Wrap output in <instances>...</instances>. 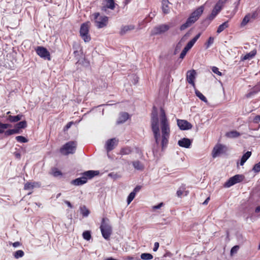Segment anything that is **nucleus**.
I'll return each mask as SVG.
<instances>
[{
	"mask_svg": "<svg viewBox=\"0 0 260 260\" xmlns=\"http://www.w3.org/2000/svg\"><path fill=\"white\" fill-rule=\"evenodd\" d=\"M150 122L155 143L163 151L168 146L171 134L170 123L165 110L160 108L158 118L156 108L154 107L151 114Z\"/></svg>",
	"mask_w": 260,
	"mask_h": 260,
	"instance_id": "1",
	"label": "nucleus"
},
{
	"mask_svg": "<svg viewBox=\"0 0 260 260\" xmlns=\"http://www.w3.org/2000/svg\"><path fill=\"white\" fill-rule=\"evenodd\" d=\"M204 10V6H201L198 8L194 11H193L187 18L185 23L180 26V29L181 30H183L187 27L191 26L193 23L197 21L201 15L202 14Z\"/></svg>",
	"mask_w": 260,
	"mask_h": 260,
	"instance_id": "2",
	"label": "nucleus"
},
{
	"mask_svg": "<svg viewBox=\"0 0 260 260\" xmlns=\"http://www.w3.org/2000/svg\"><path fill=\"white\" fill-rule=\"evenodd\" d=\"M99 174V172L98 171H87L83 173V176L81 177L72 180L71 183L75 186L81 185L86 183L88 179H91Z\"/></svg>",
	"mask_w": 260,
	"mask_h": 260,
	"instance_id": "3",
	"label": "nucleus"
},
{
	"mask_svg": "<svg viewBox=\"0 0 260 260\" xmlns=\"http://www.w3.org/2000/svg\"><path fill=\"white\" fill-rule=\"evenodd\" d=\"M109 219L107 218H103L101 224L100 226V230L103 237L106 240H109L110 237L112 233V229L111 226L109 224Z\"/></svg>",
	"mask_w": 260,
	"mask_h": 260,
	"instance_id": "4",
	"label": "nucleus"
},
{
	"mask_svg": "<svg viewBox=\"0 0 260 260\" xmlns=\"http://www.w3.org/2000/svg\"><path fill=\"white\" fill-rule=\"evenodd\" d=\"M77 145V144L76 141H69L62 145L59 149V152L63 155L74 154L76 151Z\"/></svg>",
	"mask_w": 260,
	"mask_h": 260,
	"instance_id": "5",
	"label": "nucleus"
},
{
	"mask_svg": "<svg viewBox=\"0 0 260 260\" xmlns=\"http://www.w3.org/2000/svg\"><path fill=\"white\" fill-rule=\"evenodd\" d=\"M93 16L95 20V26L98 28H103L107 25L108 23V17L107 16H100V13L99 12L93 13Z\"/></svg>",
	"mask_w": 260,
	"mask_h": 260,
	"instance_id": "6",
	"label": "nucleus"
},
{
	"mask_svg": "<svg viewBox=\"0 0 260 260\" xmlns=\"http://www.w3.org/2000/svg\"><path fill=\"white\" fill-rule=\"evenodd\" d=\"M89 22H86L81 24L80 29V35L85 42L90 41L91 38L89 35Z\"/></svg>",
	"mask_w": 260,
	"mask_h": 260,
	"instance_id": "7",
	"label": "nucleus"
},
{
	"mask_svg": "<svg viewBox=\"0 0 260 260\" xmlns=\"http://www.w3.org/2000/svg\"><path fill=\"white\" fill-rule=\"evenodd\" d=\"M224 2L222 0H219L215 5L210 15L208 17V19L210 20H212L216 16V15L220 12L223 7Z\"/></svg>",
	"mask_w": 260,
	"mask_h": 260,
	"instance_id": "8",
	"label": "nucleus"
},
{
	"mask_svg": "<svg viewBox=\"0 0 260 260\" xmlns=\"http://www.w3.org/2000/svg\"><path fill=\"white\" fill-rule=\"evenodd\" d=\"M244 176L242 175H236L231 177L224 184V187H229L243 181Z\"/></svg>",
	"mask_w": 260,
	"mask_h": 260,
	"instance_id": "9",
	"label": "nucleus"
},
{
	"mask_svg": "<svg viewBox=\"0 0 260 260\" xmlns=\"http://www.w3.org/2000/svg\"><path fill=\"white\" fill-rule=\"evenodd\" d=\"M37 54L41 57L50 60V54L47 49L42 46H38L36 49Z\"/></svg>",
	"mask_w": 260,
	"mask_h": 260,
	"instance_id": "10",
	"label": "nucleus"
},
{
	"mask_svg": "<svg viewBox=\"0 0 260 260\" xmlns=\"http://www.w3.org/2000/svg\"><path fill=\"white\" fill-rule=\"evenodd\" d=\"M225 150V147L224 146L220 144H217L213 148L212 156L213 158H215L220 154L224 153Z\"/></svg>",
	"mask_w": 260,
	"mask_h": 260,
	"instance_id": "11",
	"label": "nucleus"
},
{
	"mask_svg": "<svg viewBox=\"0 0 260 260\" xmlns=\"http://www.w3.org/2000/svg\"><path fill=\"white\" fill-rule=\"evenodd\" d=\"M103 5L101 10L103 12H106L107 9L114 10L115 8L116 4L115 3L114 0H104Z\"/></svg>",
	"mask_w": 260,
	"mask_h": 260,
	"instance_id": "12",
	"label": "nucleus"
},
{
	"mask_svg": "<svg viewBox=\"0 0 260 260\" xmlns=\"http://www.w3.org/2000/svg\"><path fill=\"white\" fill-rule=\"evenodd\" d=\"M257 16V13L256 11L252 12V13H248L245 16L243 19L241 23V26H245L250 21V19H255Z\"/></svg>",
	"mask_w": 260,
	"mask_h": 260,
	"instance_id": "13",
	"label": "nucleus"
},
{
	"mask_svg": "<svg viewBox=\"0 0 260 260\" xmlns=\"http://www.w3.org/2000/svg\"><path fill=\"white\" fill-rule=\"evenodd\" d=\"M118 141L116 138H112L107 141L105 148L108 153L114 149L118 144Z\"/></svg>",
	"mask_w": 260,
	"mask_h": 260,
	"instance_id": "14",
	"label": "nucleus"
},
{
	"mask_svg": "<svg viewBox=\"0 0 260 260\" xmlns=\"http://www.w3.org/2000/svg\"><path fill=\"white\" fill-rule=\"evenodd\" d=\"M177 125L181 130H187L192 128V125L190 123L185 120L177 119Z\"/></svg>",
	"mask_w": 260,
	"mask_h": 260,
	"instance_id": "15",
	"label": "nucleus"
},
{
	"mask_svg": "<svg viewBox=\"0 0 260 260\" xmlns=\"http://www.w3.org/2000/svg\"><path fill=\"white\" fill-rule=\"evenodd\" d=\"M196 72L194 70L188 71L186 74V80L187 82L193 86H195L194 80L196 79Z\"/></svg>",
	"mask_w": 260,
	"mask_h": 260,
	"instance_id": "16",
	"label": "nucleus"
},
{
	"mask_svg": "<svg viewBox=\"0 0 260 260\" xmlns=\"http://www.w3.org/2000/svg\"><path fill=\"white\" fill-rule=\"evenodd\" d=\"M170 28V26L167 24H161L157 26L154 28V34H160L168 31Z\"/></svg>",
	"mask_w": 260,
	"mask_h": 260,
	"instance_id": "17",
	"label": "nucleus"
},
{
	"mask_svg": "<svg viewBox=\"0 0 260 260\" xmlns=\"http://www.w3.org/2000/svg\"><path fill=\"white\" fill-rule=\"evenodd\" d=\"M191 144V142L190 139L188 138H183L181 140H179L178 142V144L182 147H184L188 148L190 147Z\"/></svg>",
	"mask_w": 260,
	"mask_h": 260,
	"instance_id": "18",
	"label": "nucleus"
},
{
	"mask_svg": "<svg viewBox=\"0 0 260 260\" xmlns=\"http://www.w3.org/2000/svg\"><path fill=\"white\" fill-rule=\"evenodd\" d=\"M135 28V26L134 25H128L122 26L119 31L120 36H123L126 32L131 31Z\"/></svg>",
	"mask_w": 260,
	"mask_h": 260,
	"instance_id": "19",
	"label": "nucleus"
},
{
	"mask_svg": "<svg viewBox=\"0 0 260 260\" xmlns=\"http://www.w3.org/2000/svg\"><path fill=\"white\" fill-rule=\"evenodd\" d=\"M201 36V33L197 35L192 39H191L184 47L187 50L189 51L194 45L197 41L199 39Z\"/></svg>",
	"mask_w": 260,
	"mask_h": 260,
	"instance_id": "20",
	"label": "nucleus"
},
{
	"mask_svg": "<svg viewBox=\"0 0 260 260\" xmlns=\"http://www.w3.org/2000/svg\"><path fill=\"white\" fill-rule=\"evenodd\" d=\"M170 3L168 0H162L161 2V9L164 14H168L170 12L169 5Z\"/></svg>",
	"mask_w": 260,
	"mask_h": 260,
	"instance_id": "21",
	"label": "nucleus"
},
{
	"mask_svg": "<svg viewBox=\"0 0 260 260\" xmlns=\"http://www.w3.org/2000/svg\"><path fill=\"white\" fill-rule=\"evenodd\" d=\"M40 184L39 182H27L26 183H25V184L24 185V190L32 189L34 187H40Z\"/></svg>",
	"mask_w": 260,
	"mask_h": 260,
	"instance_id": "22",
	"label": "nucleus"
},
{
	"mask_svg": "<svg viewBox=\"0 0 260 260\" xmlns=\"http://www.w3.org/2000/svg\"><path fill=\"white\" fill-rule=\"evenodd\" d=\"M129 118V115L127 112H122L120 114L118 123H122L125 122Z\"/></svg>",
	"mask_w": 260,
	"mask_h": 260,
	"instance_id": "23",
	"label": "nucleus"
},
{
	"mask_svg": "<svg viewBox=\"0 0 260 260\" xmlns=\"http://www.w3.org/2000/svg\"><path fill=\"white\" fill-rule=\"evenodd\" d=\"M134 168L137 170L143 171L144 169V165L139 160H135L132 162Z\"/></svg>",
	"mask_w": 260,
	"mask_h": 260,
	"instance_id": "24",
	"label": "nucleus"
},
{
	"mask_svg": "<svg viewBox=\"0 0 260 260\" xmlns=\"http://www.w3.org/2000/svg\"><path fill=\"white\" fill-rule=\"evenodd\" d=\"M23 117L22 114H18L16 116L9 115L8 117V120L11 122H16L20 120Z\"/></svg>",
	"mask_w": 260,
	"mask_h": 260,
	"instance_id": "25",
	"label": "nucleus"
},
{
	"mask_svg": "<svg viewBox=\"0 0 260 260\" xmlns=\"http://www.w3.org/2000/svg\"><path fill=\"white\" fill-rule=\"evenodd\" d=\"M132 152V148L129 146L124 147L121 148L119 154L124 155H128Z\"/></svg>",
	"mask_w": 260,
	"mask_h": 260,
	"instance_id": "26",
	"label": "nucleus"
},
{
	"mask_svg": "<svg viewBox=\"0 0 260 260\" xmlns=\"http://www.w3.org/2000/svg\"><path fill=\"white\" fill-rule=\"evenodd\" d=\"M50 174L55 177L62 176V173L55 167L51 168Z\"/></svg>",
	"mask_w": 260,
	"mask_h": 260,
	"instance_id": "27",
	"label": "nucleus"
},
{
	"mask_svg": "<svg viewBox=\"0 0 260 260\" xmlns=\"http://www.w3.org/2000/svg\"><path fill=\"white\" fill-rule=\"evenodd\" d=\"M251 155V151H247L245 154H244L240 160V165L243 166L246 160L250 157Z\"/></svg>",
	"mask_w": 260,
	"mask_h": 260,
	"instance_id": "28",
	"label": "nucleus"
},
{
	"mask_svg": "<svg viewBox=\"0 0 260 260\" xmlns=\"http://www.w3.org/2000/svg\"><path fill=\"white\" fill-rule=\"evenodd\" d=\"M184 192H185V196H187L188 193V191H185V186L184 185L179 187L176 193L178 197H181Z\"/></svg>",
	"mask_w": 260,
	"mask_h": 260,
	"instance_id": "29",
	"label": "nucleus"
},
{
	"mask_svg": "<svg viewBox=\"0 0 260 260\" xmlns=\"http://www.w3.org/2000/svg\"><path fill=\"white\" fill-rule=\"evenodd\" d=\"M27 126V122L25 120L20 121L17 123L15 126V129H18L19 132V129L21 128H24Z\"/></svg>",
	"mask_w": 260,
	"mask_h": 260,
	"instance_id": "30",
	"label": "nucleus"
},
{
	"mask_svg": "<svg viewBox=\"0 0 260 260\" xmlns=\"http://www.w3.org/2000/svg\"><path fill=\"white\" fill-rule=\"evenodd\" d=\"M256 53V50H252L251 52H250L248 53H247L245 54L242 58V60H247V59H250L251 58H252Z\"/></svg>",
	"mask_w": 260,
	"mask_h": 260,
	"instance_id": "31",
	"label": "nucleus"
},
{
	"mask_svg": "<svg viewBox=\"0 0 260 260\" xmlns=\"http://www.w3.org/2000/svg\"><path fill=\"white\" fill-rule=\"evenodd\" d=\"M229 27V23L228 21H225L220 24L217 28V32L218 34H219L222 31H223L225 28H228Z\"/></svg>",
	"mask_w": 260,
	"mask_h": 260,
	"instance_id": "32",
	"label": "nucleus"
},
{
	"mask_svg": "<svg viewBox=\"0 0 260 260\" xmlns=\"http://www.w3.org/2000/svg\"><path fill=\"white\" fill-rule=\"evenodd\" d=\"M226 136L229 138H237L240 136V134L236 131H233L227 133Z\"/></svg>",
	"mask_w": 260,
	"mask_h": 260,
	"instance_id": "33",
	"label": "nucleus"
},
{
	"mask_svg": "<svg viewBox=\"0 0 260 260\" xmlns=\"http://www.w3.org/2000/svg\"><path fill=\"white\" fill-rule=\"evenodd\" d=\"M195 93L197 96H198L201 101L207 103L208 101L206 98L199 90H196Z\"/></svg>",
	"mask_w": 260,
	"mask_h": 260,
	"instance_id": "34",
	"label": "nucleus"
},
{
	"mask_svg": "<svg viewBox=\"0 0 260 260\" xmlns=\"http://www.w3.org/2000/svg\"><path fill=\"white\" fill-rule=\"evenodd\" d=\"M141 258L144 260H150L153 258V255L150 253H143L141 255Z\"/></svg>",
	"mask_w": 260,
	"mask_h": 260,
	"instance_id": "35",
	"label": "nucleus"
},
{
	"mask_svg": "<svg viewBox=\"0 0 260 260\" xmlns=\"http://www.w3.org/2000/svg\"><path fill=\"white\" fill-rule=\"evenodd\" d=\"M5 135L6 136H10L15 134H18L19 133V132L18 131V129H8L6 131H4Z\"/></svg>",
	"mask_w": 260,
	"mask_h": 260,
	"instance_id": "36",
	"label": "nucleus"
},
{
	"mask_svg": "<svg viewBox=\"0 0 260 260\" xmlns=\"http://www.w3.org/2000/svg\"><path fill=\"white\" fill-rule=\"evenodd\" d=\"M11 126V125L7 123H2L0 121V134L4 133V129Z\"/></svg>",
	"mask_w": 260,
	"mask_h": 260,
	"instance_id": "37",
	"label": "nucleus"
},
{
	"mask_svg": "<svg viewBox=\"0 0 260 260\" xmlns=\"http://www.w3.org/2000/svg\"><path fill=\"white\" fill-rule=\"evenodd\" d=\"M182 39H181L176 45V47L174 50V54H177L181 50L182 47Z\"/></svg>",
	"mask_w": 260,
	"mask_h": 260,
	"instance_id": "38",
	"label": "nucleus"
},
{
	"mask_svg": "<svg viewBox=\"0 0 260 260\" xmlns=\"http://www.w3.org/2000/svg\"><path fill=\"white\" fill-rule=\"evenodd\" d=\"M80 212L83 216H87L89 214V210L85 206L80 207Z\"/></svg>",
	"mask_w": 260,
	"mask_h": 260,
	"instance_id": "39",
	"label": "nucleus"
},
{
	"mask_svg": "<svg viewBox=\"0 0 260 260\" xmlns=\"http://www.w3.org/2000/svg\"><path fill=\"white\" fill-rule=\"evenodd\" d=\"M13 255L14 257L17 259L20 257H23L24 255V253L23 250H19L14 252Z\"/></svg>",
	"mask_w": 260,
	"mask_h": 260,
	"instance_id": "40",
	"label": "nucleus"
},
{
	"mask_svg": "<svg viewBox=\"0 0 260 260\" xmlns=\"http://www.w3.org/2000/svg\"><path fill=\"white\" fill-rule=\"evenodd\" d=\"M214 38L213 37H210L208 39L207 41L205 43V45L206 48L207 49L210 47V46L214 43Z\"/></svg>",
	"mask_w": 260,
	"mask_h": 260,
	"instance_id": "41",
	"label": "nucleus"
},
{
	"mask_svg": "<svg viewBox=\"0 0 260 260\" xmlns=\"http://www.w3.org/2000/svg\"><path fill=\"white\" fill-rule=\"evenodd\" d=\"M82 236L83 238L87 241H89L91 238L90 232L89 231H84L83 233Z\"/></svg>",
	"mask_w": 260,
	"mask_h": 260,
	"instance_id": "42",
	"label": "nucleus"
},
{
	"mask_svg": "<svg viewBox=\"0 0 260 260\" xmlns=\"http://www.w3.org/2000/svg\"><path fill=\"white\" fill-rule=\"evenodd\" d=\"M16 140L20 143H26L28 142V140L23 136H18L16 137Z\"/></svg>",
	"mask_w": 260,
	"mask_h": 260,
	"instance_id": "43",
	"label": "nucleus"
},
{
	"mask_svg": "<svg viewBox=\"0 0 260 260\" xmlns=\"http://www.w3.org/2000/svg\"><path fill=\"white\" fill-rule=\"evenodd\" d=\"M136 196V194L135 192H131L129 194L128 196L127 199V202L128 204H129L131 202L134 200Z\"/></svg>",
	"mask_w": 260,
	"mask_h": 260,
	"instance_id": "44",
	"label": "nucleus"
},
{
	"mask_svg": "<svg viewBox=\"0 0 260 260\" xmlns=\"http://www.w3.org/2000/svg\"><path fill=\"white\" fill-rule=\"evenodd\" d=\"M240 247L238 245H236L233 247L231 250L230 254L232 256L234 254H236L238 250L239 249Z\"/></svg>",
	"mask_w": 260,
	"mask_h": 260,
	"instance_id": "45",
	"label": "nucleus"
},
{
	"mask_svg": "<svg viewBox=\"0 0 260 260\" xmlns=\"http://www.w3.org/2000/svg\"><path fill=\"white\" fill-rule=\"evenodd\" d=\"M212 71L214 73H215V74H217V75H219V76H221V75H222V73H221V72H220L219 71L218 68H217V67H213L212 68Z\"/></svg>",
	"mask_w": 260,
	"mask_h": 260,
	"instance_id": "46",
	"label": "nucleus"
},
{
	"mask_svg": "<svg viewBox=\"0 0 260 260\" xmlns=\"http://www.w3.org/2000/svg\"><path fill=\"white\" fill-rule=\"evenodd\" d=\"M253 170L256 173H258L260 171V162L254 166Z\"/></svg>",
	"mask_w": 260,
	"mask_h": 260,
	"instance_id": "47",
	"label": "nucleus"
},
{
	"mask_svg": "<svg viewBox=\"0 0 260 260\" xmlns=\"http://www.w3.org/2000/svg\"><path fill=\"white\" fill-rule=\"evenodd\" d=\"M188 51V50H187L186 49L184 48L181 54H180V58L181 59H183Z\"/></svg>",
	"mask_w": 260,
	"mask_h": 260,
	"instance_id": "48",
	"label": "nucleus"
},
{
	"mask_svg": "<svg viewBox=\"0 0 260 260\" xmlns=\"http://www.w3.org/2000/svg\"><path fill=\"white\" fill-rule=\"evenodd\" d=\"M164 204L162 202L160 203L157 205H155V206H152V210L154 211L156 209H160L161 207H162L164 206Z\"/></svg>",
	"mask_w": 260,
	"mask_h": 260,
	"instance_id": "49",
	"label": "nucleus"
},
{
	"mask_svg": "<svg viewBox=\"0 0 260 260\" xmlns=\"http://www.w3.org/2000/svg\"><path fill=\"white\" fill-rule=\"evenodd\" d=\"M9 244L12 245L14 247H17L21 245V243L18 241L15 242L14 243L10 242Z\"/></svg>",
	"mask_w": 260,
	"mask_h": 260,
	"instance_id": "50",
	"label": "nucleus"
},
{
	"mask_svg": "<svg viewBox=\"0 0 260 260\" xmlns=\"http://www.w3.org/2000/svg\"><path fill=\"white\" fill-rule=\"evenodd\" d=\"M73 124V121H71V122H68L66 124V125L65 126V127L64 128V131L68 130L69 128H70L71 127V126Z\"/></svg>",
	"mask_w": 260,
	"mask_h": 260,
	"instance_id": "51",
	"label": "nucleus"
},
{
	"mask_svg": "<svg viewBox=\"0 0 260 260\" xmlns=\"http://www.w3.org/2000/svg\"><path fill=\"white\" fill-rule=\"evenodd\" d=\"M141 189V186L140 185H137L134 189V190L132 191L133 192H135V194H136L137 192H139L140 189Z\"/></svg>",
	"mask_w": 260,
	"mask_h": 260,
	"instance_id": "52",
	"label": "nucleus"
},
{
	"mask_svg": "<svg viewBox=\"0 0 260 260\" xmlns=\"http://www.w3.org/2000/svg\"><path fill=\"white\" fill-rule=\"evenodd\" d=\"M159 243L158 242H155L154 244V247H153V251H156L159 247Z\"/></svg>",
	"mask_w": 260,
	"mask_h": 260,
	"instance_id": "53",
	"label": "nucleus"
},
{
	"mask_svg": "<svg viewBox=\"0 0 260 260\" xmlns=\"http://www.w3.org/2000/svg\"><path fill=\"white\" fill-rule=\"evenodd\" d=\"M254 121L256 122L260 121V115H256L254 118Z\"/></svg>",
	"mask_w": 260,
	"mask_h": 260,
	"instance_id": "54",
	"label": "nucleus"
},
{
	"mask_svg": "<svg viewBox=\"0 0 260 260\" xmlns=\"http://www.w3.org/2000/svg\"><path fill=\"white\" fill-rule=\"evenodd\" d=\"M65 203L67 205V206L70 208H73V206L71 204V203L68 201H65Z\"/></svg>",
	"mask_w": 260,
	"mask_h": 260,
	"instance_id": "55",
	"label": "nucleus"
},
{
	"mask_svg": "<svg viewBox=\"0 0 260 260\" xmlns=\"http://www.w3.org/2000/svg\"><path fill=\"white\" fill-rule=\"evenodd\" d=\"M134 257L131 256H127L124 257V260H133Z\"/></svg>",
	"mask_w": 260,
	"mask_h": 260,
	"instance_id": "56",
	"label": "nucleus"
},
{
	"mask_svg": "<svg viewBox=\"0 0 260 260\" xmlns=\"http://www.w3.org/2000/svg\"><path fill=\"white\" fill-rule=\"evenodd\" d=\"M209 200H210V198H209V197H208V198H207L206 199V200L203 202V204L204 205H207V204L208 203V202H209Z\"/></svg>",
	"mask_w": 260,
	"mask_h": 260,
	"instance_id": "57",
	"label": "nucleus"
},
{
	"mask_svg": "<svg viewBox=\"0 0 260 260\" xmlns=\"http://www.w3.org/2000/svg\"><path fill=\"white\" fill-rule=\"evenodd\" d=\"M260 212V206H257L255 209V213H259Z\"/></svg>",
	"mask_w": 260,
	"mask_h": 260,
	"instance_id": "58",
	"label": "nucleus"
},
{
	"mask_svg": "<svg viewBox=\"0 0 260 260\" xmlns=\"http://www.w3.org/2000/svg\"><path fill=\"white\" fill-rule=\"evenodd\" d=\"M155 15L154 14H152V15H151V18H152V16H154Z\"/></svg>",
	"mask_w": 260,
	"mask_h": 260,
	"instance_id": "59",
	"label": "nucleus"
},
{
	"mask_svg": "<svg viewBox=\"0 0 260 260\" xmlns=\"http://www.w3.org/2000/svg\"><path fill=\"white\" fill-rule=\"evenodd\" d=\"M155 15L154 14H152V15H151V18H152V16H154Z\"/></svg>",
	"mask_w": 260,
	"mask_h": 260,
	"instance_id": "60",
	"label": "nucleus"
},
{
	"mask_svg": "<svg viewBox=\"0 0 260 260\" xmlns=\"http://www.w3.org/2000/svg\"><path fill=\"white\" fill-rule=\"evenodd\" d=\"M155 15L154 14H152V15H151V18H152V16H154Z\"/></svg>",
	"mask_w": 260,
	"mask_h": 260,
	"instance_id": "61",
	"label": "nucleus"
},
{
	"mask_svg": "<svg viewBox=\"0 0 260 260\" xmlns=\"http://www.w3.org/2000/svg\"><path fill=\"white\" fill-rule=\"evenodd\" d=\"M258 249H260V244H259V247H258Z\"/></svg>",
	"mask_w": 260,
	"mask_h": 260,
	"instance_id": "62",
	"label": "nucleus"
}]
</instances>
